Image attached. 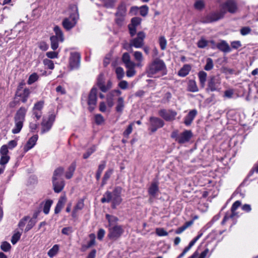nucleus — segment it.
<instances>
[{"instance_id":"nucleus-1","label":"nucleus","mask_w":258,"mask_h":258,"mask_svg":"<svg viewBox=\"0 0 258 258\" xmlns=\"http://www.w3.org/2000/svg\"><path fill=\"white\" fill-rule=\"evenodd\" d=\"M226 9L230 13H235L237 10L235 2L233 0H227L223 5L220 12L213 13L207 15L201 20V22L203 23H210L219 20L223 17L226 13Z\"/></svg>"},{"instance_id":"nucleus-2","label":"nucleus","mask_w":258,"mask_h":258,"mask_svg":"<svg viewBox=\"0 0 258 258\" xmlns=\"http://www.w3.org/2000/svg\"><path fill=\"white\" fill-rule=\"evenodd\" d=\"M166 67L162 59L156 58L149 62L146 68L145 73L150 78H157L166 74Z\"/></svg>"},{"instance_id":"nucleus-3","label":"nucleus","mask_w":258,"mask_h":258,"mask_svg":"<svg viewBox=\"0 0 258 258\" xmlns=\"http://www.w3.org/2000/svg\"><path fill=\"white\" fill-rule=\"evenodd\" d=\"M122 188L120 187H116L113 190L112 192L106 191L101 199L102 203L112 202V208L115 209L116 206L119 205L122 202L121 192Z\"/></svg>"},{"instance_id":"nucleus-4","label":"nucleus","mask_w":258,"mask_h":258,"mask_svg":"<svg viewBox=\"0 0 258 258\" xmlns=\"http://www.w3.org/2000/svg\"><path fill=\"white\" fill-rule=\"evenodd\" d=\"M17 140H13L9 141L7 145H3L0 149V164L6 165L10 160L9 149H13L17 145Z\"/></svg>"},{"instance_id":"nucleus-5","label":"nucleus","mask_w":258,"mask_h":258,"mask_svg":"<svg viewBox=\"0 0 258 258\" xmlns=\"http://www.w3.org/2000/svg\"><path fill=\"white\" fill-rule=\"evenodd\" d=\"M192 136V133L190 130H185L183 132L179 133L178 131L176 130L173 131L171 134V137L180 144L189 142Z\"/></svg>"},{"instance_id":"nucleus-6","label":"nucleus","mask_w":258,"mask_h":258,"mask_svg":"<svg viewBox=\"0 0 258 258\" xmlns=\"http://www.w3.org/2000/svg\"><path fill=\"white\" fill-rule=\"evenodd\" d=\"M53 31L55 35L50 37L51 48L53 50H56L58 47V42L63 41V36L62 31L59 27L55 26L53 28Z\"/></svg>"},{"instance_id":"nucleus-7","label":"nucleus","mask_w":258,"mask_h":258,"mask_svg":"<svg viewBox=\"0 0 258 258\" xmlns=\"http://www.w3.org/2000/svg\"><path fill=\"white\" fill-rule=\"evenodd\" d=\"M221 79L219 76H211L208 80L207 91H219L221 89Z\"/></svg>"},{"instance_id":"nucleus-8","label":"nucleus","mask_w":258,"mask_h":258,"mask_svg":"<svg viewBox=\"0 0 258 258\" xmlns=\"http://www.w3.org/2000/svg\"><path fill=\"white\" fill-rule=\"evenodd\" d=\"M55 116L51 114L47 117H43L41 123V134H43L48 132L51 129L54 121Z\"/></svg>"},{"instance_id":"nucleus-9","label":"nucleus","mask_w":258,"mask_h":258,"mask_svg":"<svg viewBox=\"0 0 258 258\" xmlns=\"http://www.w3.org/2000/svg\"><path fill=\"white\" fill-rule=\"evenodd\" d=\"M78 15L77 13H73L70 15L68 18L63 19L62 24L63 28L67 30L73 28L76 24Z\"/></svg>"},{"instance_id":"nucleus-10","label":"nucleus","mask_w":258,"mask_h":258,"mask_svg":"<svg viewBox=\"0 0 258 258\" xmlns=\"http://www.w3.org/2000/svg\"><path fill=\"white\" fill-rule=\"evenodd\" d=\"M158 114L165 120L167 121H172L175 119L177 113L176 111L171 109L166 110L162 109L159 111Z\"/></svg>"},{"instance_id":"nucleus-11","label":"nucleus","mask_w":258,"mask_h":258,"mask_svg":"<svg viewBox=\"0 0 258 258\" xmlns=\"http://www.w3.org/2000/svg\"><path fill=\"white\" fill-rule=\"evenodd\" d=\"M146 37L145 34L142 31L138 33L137 37L130 41V45L131 47H134L137 48H141L144 44V39Z\"/></svg>"},{"instance_id":"nucleus-12","label":"nucleus","mask_w":258,"mask_h":258,"mask_svg":"<svg viewBox=\"0 0 258 258\" xmlns=\"http://www.w3.org/2000/svg\"><path fill=\"white\" fill-rule=\"evenodd\" d=\"M123 230L121 226L114 225L109 228L108 237L109 239L115 240L123 233Z\"/></svg>"},{"instance_id":"nucleus-13","label":"nucleus","mask_w":258,"mask_h":258,"mask_svg":"<svg viewBox=\"0 0 258 258\" xmlns=\"http://www.w3.org/2000/svg\"><path fill=\"white\" fill-rule=\"evenodd\" d=\"M150 123V130L152 132H155L158 128L163 127L164 122L161 119L156 117H150L149 119Z\"/></svg>"},{"instance_id":"nucleus-14","label":"nucleus","mask_w":258,"mask_h":258,"mask_svg":"<svg viewBox=\"0 0 258 258\" xmlns=\"http://www.w3.org/2000/svg\"><path fill=\"white\" fill-rule=\"evenodd\" d=\"M97 89L95 87H93L89 95L88 104L89 105V109L90 111H92L96 106L97 102Z\"/></svg>"},{"instance_id":"nucleus-15","label":"nucleus","mask_w":258,"mask_h":258,"mask_svg":"<svg viewBox=\"0 0 258 258\" xmlns=\"http://www.w3.org/2000/svg\"><path fill=\"white\" fill-rule=\"evenodd\" d=\"M97 85L102 92H106L111 88L112 83L110 81H108L105 85L104 75L101 74L97 78Z\"/></svg>"},{"instance_id":"nucleus-16","label":"nucleus","mask_w":258,"mask_h":258,"mask_svg":"<svg viewBox=\"0 0 258 258\" xmlns=\"http://www.w3.org/2000/svg\"><path fill=\"white\" fill-rule=\"evenodd\" d=\"M44 102L43 101H39L34 104L32 108L33 115L38 120L42 116V109L43 108Z\"/></svg>"},{"instance_id":"nucleus-17","label":"nucleus","mask_w":258,"mask_h":258,"mask_svg":"<svg viewBox=\"0 0 258 258\" xmlns=\"http://www.w3.org/2000/svg\"><path fill=\"white\" fill-rule=\"evenodd\" d=\"M80 55L78 52H72L70 57V66L72 70L78 68L80 64Z\"/></svg>"},{"instance_id":"nucleus-18","label":"nucleus","mask_w":258,"mask_h":258,"mask_svg":"<svg viewBox=\"0 0 258 258\" xmlns=\"http://www.w3.org/2000/svg\"><path fill=\"white\" fill-rule=\"evenodd\" d=\"M121 94V92L119 90H113L110 91L106 96V101L108 107L112 108L114 105L113 98L115 96L118 97Z\"/></svg>"},{"instance_id":"nucleus-19","label":"nucleus","mask_w":258,"mask_h":258,"mask_svg":"<svg viewBox=\"0 0 258 258\" xmlns=\"http://www.w3.org/2000/svg\"><path fill=\"white\" fill-rule=\"evenodd\" d=\"M27 111V108L24 107H21L17 111L15 115L14 121H21V122H24L25 119V115Z\"/></svg>"},{"instance_id":"nucleus-20","label":"nucleus","mask_w":258,"mask_h":258,"mask_svg":"<svg viewBox=\"0 0 258 258\" xmlns=\"http://www.w3.org/2000/svg\"><path fill=\"white\" fill-rule=\"evenodd\" d=\"M212 48H218L220 51L224 52L225 53L231 51V48L229 44L225 40H221L216 45H215L214 46H212Z\"/></svg>"},{"instance_id":"nucleus-21","label":"nucleus","mask_w":258,"mask_h":258,"mask_svg":"<svg viewBox=\"0 0 258 258\" xmlns=\"http://www.w3.org/2000/svg\"><path fill=\"white\" fill-rule=\"evenodd\" d=\"M38 136L37 135H35L31 137L29 140L27 141L26 145L23 148L24 153L27 152L29 150L33 148L36 145V142L38 140Z\"/></svg>"},{"instance_id":"nucleus-22","label":"nucleus","mask_w":258,"mask_h":258,"mask_svg":"<svg viewBox=\"0 0 258 258\" xmlns=\"http://www.w3.org/2000/svg\"><path fill=\"white\" fill-rule=\"evenodd\" d=\"M241 202L239 201H237L235 202L231 207V212L232 214L230 215H228V214H226L223 218L222 224H224V223L230 218H233L235 215V211L237 209V208L240 206Z\"/></svg>"},{"instance_id":"nucleus-23","label":"nucleus","mask_w":258,"mask_h":258,"mask_svg":"<svg viewBox=\"0 0 258 258\" xmlns=\"http://www.w3.org/2000/svg\"><path fill=\"white\" fill-rule=\"evenodd\" d=\"M31 91L29 89L26 88L21 91H16V95L21 98V100L23 103H25L28 100Z\"/></svg>"},{"instance_id":"nucleus-24","label":"nucleus","mask_w":258,"mask_h":258,"mask_svg":"<svg viewBox=\"0 0 258 258\" xmlns=\"http://www.w3.org/2000/svg\"><path fill=\"white\" fill-rule=\"evenodd\" d=\"M54 191L56 193L60 192L63 188L64 182L61 179H52Z\"/></svg>"},{"instance_id":"nucleus-25","label":"nucleus","mask_w":258,"mask_h":258,"mask_svg":"<svg viewBox=\"0 0 258 258\" xmlns=\"http://www.w3.org/2000/svg\"><path fill=\"white\" fill-rule=\"evenodd\" d=\"M197 113V111L196 109L190 110L187 115L184 117V123L187 126L190 125L196 116Z\"/></svg>"},{"instance_id":"nucleus-26","label":"nucleus","mask_w":258,"mask_h":258,"mask_svg":"<svg viewBox=\"0 0 258 258\" xmlns=\"http://www.w3.org/2000/svg\"><path fill=\"white\" fill-rule=\"evenodd\" d=\"M133 56L135 60L137 61L135 64L137 68H141L143 66L144 57L142 53L139 51H136L134 52Z\"/></svg>"},{"instance_id":"nucleus-27","label":"nucleus","mask_w":258,"mask_h":258,"mask_svg":"<svg viewBox=\"0 0 258 258\" xmlns=\"http://www.w3.org/2000/svg\"><path fill=\"white\" fill-rule=\"evenodd\" d=\"M191 66L190 64H184L178 71V75L180 77H184L187 76L191 70Z\"/></svg>"},{"instance_id":"nucleus-28","label":"nucleus","mask_w":258,"mask_h":258,"mask_svg":"<svg viewBox=\"0 0 258 258\" xmlns=\"http://www.w3.org/2000/svg\"><path fill=\"white\" fill-rule=\"evenodd\" d=\"M125 106L124 99L123 97L119 96L116 101V105L115 110L117 112L122 113Z\"/></svg>"},{"instance_id":"nucleus-29","label":"nucleus","mask_w":258,"mask_h":258,"mask_svg":"<svg viewBox=\"0 0 258 258\" xmlns=\"http://www.w3.org/2000/svg\"><path fill=\"white\" fill-rule=\"evenodd\" d=\"M159 191L158 184L156 182H152L148 189V193L151 196L154 197Z\"/></svg>"},{"instance_id":"nucleus-30","label":"nucleus","mask_w":258,"mask_h":258,"mask_svg":"<svg viewBox=\"0 0 258 258\" xmlns=\"http://www.w3.org/2000/svg\"><path fill=\"white\" fill-rule=\"evenodd\" d=\"M125 67L127 69L126 72L127 77H132L135 75L136 74L135 68L137 67V65L135 64V63L125 66Z\"/></svg>"},{"instance_id":"nucleus-31","label":"nucleus","mask_w":258,"mask_h":258,"mask_svg":"<svg viewBox=\"0 0 258 258\" xmlns=\"http://www.w3.org/2000/svg\"><path fill=\"white\" fill-rule=\"evenodd\" d=\"M90 241L88 242L86 245H83L82 249L85 250L86 249L89 248L95 244L96 236L95 234L91 233L89 235Z\"/></svg>"},{"instance_id":"nucleus-32","label":"nucleus","mask_w":258,"mask_h":258,"mask_svg":"<svg viewBox=\"0 0 258 258\" xmlns=\"http://www.w3.org/2000/svg\"><path fill=\"white\" fill-rule=\"evenodd\" d=\"M198 77L201 87L204 88L207 80V74L204 71H200L198 73Z\"/></svg>"},{"instance_id":"nucleus-33","label":"nucleus","mask_w":258,"mask_h":258,"mask_svg":"<svg viewBox=\"0 0 258 258\" xmlns=\"http://www.w3.org/2000/svg\"><path fill=\"white\" fill-rule=\"evenodd\" d=\"M76 167V164L75 162H73L71 164L68 169V171L66 173L65 176L66 178L70 179L73 177Z\"/></svg>"},{"instance_id":"nucleus-34","label":"nucleus","mask_w":258,"mask_h":258,"mask_svg":"<svg viewBox=\"0 0 258 258\" xmlns=\"http://www.w3.org/2000/svg\"><path fill=\"white\" fill-rule=\"evenodd\" d=\"M187 90L191 92H196L199 91L198 87L195 81H189L188 83Z\"/></svg>"},{"instance_id":"nucleus-35","label":"nucleus","mask_w":258,"mask_h":258,"mask_svg":"<svg viewBox=\"0 0 258 258\" xmlns=\"http://www.w3.org/2000/svg\"><path fill=\"white\" fill-rule=\"evenodd\" d=\"M136 9H139L137 7H134L132 8V10ZM140 15L143 17H145L147 15L149 11V8L147 5H144L139 8Z\"/></svg>"},{"instance_id":"nucleus-36","label":"nucleus","mask_w":258,"mask_h":258,"mask_svg":"<svg viewBox=\"0 0 258 258\" xmlns=\"http://www.w3.org/2000/svg\"><path fill=\"white\" fill-rule=\"evenodd\" d=\"M23 126V122L21 121H15V126L12 130V132L14 134H18L21 130Z\"/></svg>"},{"instance_id":"nucleus-37","label":"nucleus","mask_w":258,"mask_h":258,"mask_svg":"<svg viewBox=\"0 0 258 258\" xmlns=\"http://www.w3.org/2000/svg\"><path fill=\"white\" fill-rule=\"evenodd\" d=\"M64 172L63 168L61 167L56 168L53 172L52 179H59Z\"/></svg>"},{"instance_id":"nucleus-38","label":"nucleus","mask_w":258,"mask_h":258,"mask_svg":"<svg viewBox=\"0 0 258 258\" xmlns=\"http://www.w3.org/2000/svg\"><path fill=\"white\" fill-rule=\"evenodd\" d=\"M59 246L58 244H55L49 250V251L47 252L48 255L51 257L52 258L53 256H54L57 253L58 251Z\"/></svg>"},{"instance_id":"nucleus-39","label":"nucleus","mask_w":258,"mask_h":258,"mask_svg":"<svg viewBox=\"0 0 258 258\" xmlns=\"http://www.w3.org/2000/svg\"><path fill=\"white\" fill-rule=\"evenodd\" d=\"M122 61L125 64V66H127L128 65L135 63V62H134L133 61H132L131 60L130 55L127 52L124 53L123 54L122 57Z\"/></svg>"},{"instance_id":"nucleus-40","label":"nucleus","mask_w":258,"mask_h":258,"mask_svg":"<svg viewBox=\"0 0 258 258\" xmlns=\"http://www.w3.org/2000/svg\"><path fill=\"white\" fill-rule=\"evenodd\" d=\"M126 9L124 4L120 5L117 8L115 16H121L125 17L126 15Z\"/></svg>"},{"instance_id":"nucleus-41","label":"nucleus","mask_w":258,"mask_h":258,"mask_svg":"<svg viewBox=\"0 0 258 258\" xmlns=\"http://www.w3.org/2000/svg\"><path fill=\"white\" fill-rule=\"evenodd\" d=\"M113 170L112 169H108L105 173L103 177L102 178V185H105L108 179L110 177L111 175L113 173Z\"/></svg>"},{"instance_id":"nucleus-42","label":"nucleus","mask_w":258,"mask_h":258,"mask_svg":"<svg viewBox=\"0 0 258 258\" xmlns=\"http://www.w3.org/2000/svg\"><path fill=\"white\" fill-rule=\"evenodd\" d=\"M193 223V222L190 221H188L187 222H186L183 226L178 228L176 231H175V233L176 234H180L182 232H183L186 228H187L188 227H189L190 226H191Z\"/></svg>"},{"instance_id":"nucleus-43","label":"nucleus","mask_w":258,"mask_h":258,"mask_svg":"<svg viewBox=\"0 0 258 258\" xmlns=\"http://www.w3.org/2000/svg\"><path fill=\"white\" fill-rule=\"evenodd\" d=\"M106 166V164L105 162H102L99 165L98 170L96 172V178L97 180H99L101 175L102 174V172L104 169L105 168Z\"/></svg>"},{"instance_id":"nucleus-44","label":"nucleus","mask_w":258,"mask_h":258,"mask_svg":"<svg viewBox=\"0 0 258 258\" xmlns=\"http://www.w3.org/2000/svg\"><path fill=\"white\" fill-rule=\"evenodd\" d=\"M106 218L109 222L110 226H114V225L117 223V222L118 220V218L112 215H110L109 214L106 215Z\"/></svg>"},{"instance_id":"nucleus-45","label":"nucleus","mask_w":258,"mask_h":258,"mask_svg":"<svg viewBox=\"0 0 258 258\" xmlns=\"http://www.w3.org/2000/svg\"><path fill=\"white\" fill-rule=\"evenodd\" d=\"M39 79L38 75L36 73H33L30 75L27 81V84L28 85H32L35 82H36Z\"/></svg>"},{"instance_id":"nucleus-46","label":"nucleus","mask_w":258,"mask_h":258,"mask_svg":"<svg viewBox=\"0 0 258 258\" xmlns=\"http://www.w3.org/2000/svg\"><path fill=\"white\" fill-rule=\"evenodd\" d=\"M52 204V201L51 200H48L45 202L43 207V212L45 214H48L49 213Z\"/></svg>"},{"instance_id":"nucleus-47","label":"nucleus","mask_w":258,"mask_h":258,"mask_svg":"<svg viewBox=\"0 0 258 258\" xmlns=\"http://www.w3.org/2000/svg\"><path fill=\"white\" fill-rule=\"evenodd\" d=\"M1 248L5 252H8L11 249V245L8 242L4 241L1 244Z\"/></svg>"},{"instance_id":"nucleus-48","label":"nucleus","mask_w":258,"mask_h":258,"mask_svg":"<svg viewBox=\"0 0 258 258\" xmlns=\"http://www.w3.org/2000/svg\"><path fill=\"white\" fill-rule=\"evenodd\" d=\"M96 149V147L95 146H93L91 147L89 149H88L87 152L83 154L84 159H87L89 157V156L93 153Z\"/></svg>"},{"instance_id":"nucleus-49","label":"nucleus","mask_w":258,"mask_h":258,"mask_svg":"<svg viewBox=\"0 0 258 258\" xmlns=\"http://www.w3.org/2000/svg\"><path fill=\"white\" fill-rule=\"evenodd\" d=\"M213 60L211 58H208L206 60V64L204 67V69L206 71H210L213 68Z\"/></svg>"},{"instance_id":"nucleus-50","label":"nucleus","mask_w":258,"mask_h":258,"mask_svg":"<svg viewBox=\"0 0 258 258\" xmlns=\"http://www.w3.org/2000/svg\"><path fill=\"white\" fill-rule=\"evenodd\" d=\"M159 42L161 49L162 50H165L167 45V41L165 38L164 36L160 37L159 39Z\"/></svg>"},{"instance_id":"nucleus-51","label":"nucleus","mask_w":258,"mask_h":258,"mask_svg":"<svg viewBox=\"0 0 258 258\" xmlns=\"http://www.w3.org/2000/svg\"><path fill=\"white\" fill-rule=\"evenodd\" d=\"M115 73L118 80L121 79L124 75L123 69L121 67H117L115 69Z\"/></svg>"},{"instance_id":"nucleus-52","label":"nucleus","mask_w":258,"mask_h":258,"mask_svg":"<svg viewBox=\"0 0 258 258\" xmlns=\"http://www.w3.org/2000/svg\"><path fill=\"white\" fill-rule=\"evenodd\" d=\"M205 7L204 2L202 0H198L197 1L195 4L194 7L196 9L198 10H201L203 9Z\"/></svg>"},{"instance_id":"nucleus-53","label":"nucleus","mask_w":258,"mask_h":258,"mask_svg":"<svg viewBox=\"0 0 258 258\" xmlns=\"http://www.w3.org/2000/svg\"><path fill=\"white\" fill-rule=\"evenodd\" d=\"M28 223L26 226V227L25 229V232H27L30 230L35 224L36 221L34 219L32 218H30L28 219Z\"/></svg>"},{"instance_id":"nucleus-54","label":"nucleus","mask_w":258,"mask_h":258,"mask_svg":"<svg viewBox=\"0 0 258 258\" xmlns=\"http://www.w3.org/2000/svg\"><path fill=\"white\" fill-rule=\"evenodd\" d=\"M21 236V233L19 232H16L12 237L11 242L13 244H15L20 239Z\"/></svg>"},{"instance_id":"nucleus-55","label":"nucleus","mask_w":258,"mask_h":258,"mask_svg":"<svg viewBox=\"0 0 258 258\" xmlns=\"http://www.w3.org/2000/svg\"><path fill=\"white\" fill-rule=\"evenodd\" d=\"M109 108L104 102H101L99 104V110L102 112H105L107 111H110Z\"/></svg>"},{"instance_id":"nucleus-56","label":"nucleus","mask_w":258,"mask_h":258,"mask_svg":"<svg viewBox=\"0 0 258 258\" xmlns=\"http://www.w3.org/2000/svg\"><path fill=\"white\" fill-rule=\"evenodd\" d=\"M44 64L49 69L53 70L54 68L53 61L48 59H44L43 61Z\"/></svg>"},{"instance_id":"nucleus-57","label":"nucleus","mask_w":258,"mask_h":258,"mask_svg":"<svg viewBox=\"0 0 258 258\" xmlns=\"http://www.w3.org/2000/svg\"><path fill=\"white\" fill-rule=\"evenodd\" d=\"M134 124V122L131 123L127 127V128L124 131L123 133V136L125 137H128L129 135L131 134L133 131V127Z\"/></svg>"},{"instance_id":"nucleus-58","label":"nucleus","mask_w":258,"mask_h":258,"mask_svg":"<svg viewBox=\"0 0 258 258\" xmlns=\"http://www.w3.org/2000/svg\"><path fill=\"white\" fill-rule=\"evenodd\" d=\"M156 233L159 236H164L168 235V232L163 228H158L156 229Z\"/></svg>"},{"instance_id":"nucleus-59","label":"nucleus","mask_w":258,"mask_h":258,"mask_svg":"<svg viewBox=\"0 0 258 258\" xmlns=\"http://www.w3.org/2000/svg\"><path fill=\"white\" fill-rule=\"evenodd\" d=\"M95 120L97 124H101L104 121L103 116L100 114H97L95 116Z\"/></svg>"},{"instance_id":"nucleus-60","label":"nucleus","mask_w":258,"mask_h":258,"mask_svg":"<svg viewBox=\"0 0 258 258\" xmlns=\"http://www.w3.org/2000/svg\"><path fill=\"white\" fill-rule=\"evenodd\" d=\"M28 219H29V217L28 216H25L22 218L18 224V226L19 228H20L21 229H23V228L26 225V223L28 221Z\"/></svg>"},{"instance_id":"nucleus-61","label":"nucleus","mask_w":258,"mask_h":258,"mask_svg":"<svg viewBox=\"0 0 258 258\" xmlns=\"http://www.w3.org/2000/svg\"><path fill=\"white\" fill-rule=\"evenodd\" d=\"M198 46L201 48H205L208 45V41L204 38H201L197 43Z\"/></svg>"},{"instance_id":"nucleus-62","label":"nucleus","mask_w":258,"mask_h":258,"mask_svg":"<svg viewBox=\"0 0 258 258\" xmlns=\"http://www.w3.org/2000/svg\"><path fill=\"white\" fill-rule=\"evenodd\" d=\"M251 29L249 27H244L240 29V34L243 35H246L250 33Z\"/></svg>"},{"instance_id":"nucleus-63","label":"nucleus","mask_w":258,"mask_h":258,"mask_svg":"<svg viewBox=\"0 0 258 258\" xmlns=\"http://www.w3.org/2000/svg\"><path fill=\"white\" fill-rule=\"evenodd\" d=\"M66 202V197H61L59 199L56 205L60 207L61 209L62 207H63L65 203Z\"/></svg>"},{"instance_id":"nucleus-64","label":"nucleus","mask_w":258,"mask_h":258,"mask_svg":"<svg viewBox=\"0 0 258 258\" xmlns=\"http://www.w3.org/2000/svg\"><path fill=\"white\" fill-rule=\"evenodd\" d=\"M84 202L83 200H80L77 203L76 205L75 206L74 209L75 210H81L84 207Z\"/></svg>"}]
</instances>
